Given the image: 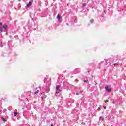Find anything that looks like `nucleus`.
Here are the masks:
<instances>
[{
  "label": "nucleus",
  "mask_w": 126,
  "mask_h": 126,
  "mask_svg": "<svg viewBox=\"0 0 126 126\" xmlns=\"http://www.w3.org/2000/svg\"><path fill=\"white\" fill-rule=\"evenodd\" d=\"M108 64V60L105 59L104 61L101 62L99 63L100 68H106V65Z\"/></svg>",
  "instance_id": "nucleus-1"
},
{
  "label": "nucleus",
  "mask_w": 126,
  "mask_h": 126,
  "mask_svg": "<svg viewBox=\"0 0 126 126\" xmlns=\"http://www.w3.org/2000/svg\"><path fill=\"white\" fill-rule=\"evenodd\" d=\"M61 91H62V90L61 89L60 85L56 86V91L55 93V96H56V97H59V96H60L59 92H61Z\"/></svg>",
  "instance_id": "nucleus-2"
},
{
  "label": "nucleus",
  "mask_w": 126,
  "mask_h": 126,
  "mask_svg": "<svg viewBox=\"0 0 126 126\" xmlns=\"http://www.w3.org/2000/svg\"><path fill=\"white\" fill-rule=\"evenodd\" d=\"M0 116H1L2 117H5V116H6V112H5V110L3 111L0 110Z\"/></svg>",
  "instance_id": "nucleus-3"
},
{
  "label": "nucleus",
  "mask_w": 126,
  "mask_h": 126,
  "mask_svg": "<svg viewBox=\"0 0 126 126\" xmlns=\"http://www.w3.org/2000/svg\"><path fill=\"white\" fill-rule=\"evenodd\" d=\"M73 74H76L77 73H80V69L77 68L73 70Z\"/></svg>",
  "instance_id": "nucleus-4"
},
{
  "label": "nucleus",
  "mask_w": 126,
  "mask_h": 126,
  "mask_svg": "<svg viewBox=\"0 0 126 126\" xmlns=\"http://www.w3.org/2000/svg\"><path fill=\"white\" fill-rule=\"evenodd\" d=\"M2 27L4 29V32H7V25L6 24H4L2 26Z\"/></svg>",
  "instance_id": "nucleus-5"
},
{
  "label": "nucleus",
  "mask_w": 126,
  "mask_h": 126,
  "mask_svg": "<svg viewBox=\"0 0 126 126\" xmlns=\"http://www.w3.org/2000/svg\"><path fill=\"white\" fill-rule=\"evenodd\" d=\"M2 23H0V31H1V33H2L3 32V31H2Z\"/></svg>",
  "instance_id": "nucleus-6"
},
{
  "label": "nucleus",
  "mask_w": 126,
  "mask_h": 126,
  "mask_svg": "<svg viewBox=\"0 0 126 126\" xmlns=\"http://www.w3.org/2000/svg\"><path fill=\"white\" fill-rule=\"evenodd\" d=\"M105 90L107 91V92H111V89L109 88V87L108 86L105 87Z\"/></svg>",
  "instance_id": "nucleus-7"
},
{
  "label": "nucleus",
  "mask_w": 126,
  "mask_h": 126,
  "mask_svg": "<svg viewBox=\"0 0 126 126\" xmlns=\"http://www.w3.org/2000/svg\"><path fill=\"white\" fill-rule=\"evenodd\" d=\"M31 5H32V2L30 1L29 3L27 4V7H29V6H31Z\"/></svg>",
  "instance_id": "nucleus-8"
},
{
  "label": "nucleus",
  "mask_w": 126,
  "mask_h": 126,
  "mask_svg": "<svg viewBox=\"0 0 126 126\" xmlns=\"http://www.w3.org/2000/svg\"><path fill=\"white\" fill-rule=\"evenodd\" d=\"M56 18L58 19V21H61V16H60V14H58Z\"/></svg>",
  "instance_id": "nucleus-9"
},
{
  "label": "nucleus",
  "mask_w": 126,
  "mask_h": 126,
  "mask_svg": "<svg viewBox=\"0 0 126 126\" xmlns=\"http://www.w3.org/2000/svg\"><path fill=\"white\" fill-rule=\"evenodd\" d=\"M99 120L101 121V122H103V121H104V117L103 116H101L99 118Z\"/></svg>",
  "instance_id": "nucleus-10"
},
{
  "label": "nucleus",
  "mask_w": 126,
  "mask_h": 126,
  "mask_svg": "<svg viewBox=\"0 0 126 126\" xmlns=\"http://www.w3.org/2000/svg\"><path fill=\"white\" fill-rule=\"evenodd\" d=\"M36 91L34 92V94H37V93H39V90H38V88H36Z\"/></svg>",
  "instance_id": "nucleus-11"
},
{
  "label": "nucleus",
  "mask_w": 126,
  "mask_h": 126,
  "mask_svg": "<svg viewBox=\"0 0 126 126\" xmlns=\"http://www.w3.org/2000/svg\"><path fill=\"white\" fill-rule=\"evenodd\" d=\"M4 45H5V44L4 43H0V47H3V46Z\"/></svg>",
  "instance_id": "nucleus-12"
},
{
  "label": "nucleus",
  "mask_w": 126,
  "mask_h": 126,
  "mask_svg": "<svg viewBox=\"0 0 126 126\" xmlns=\"http://www.w3.org/2000/svg\"><path fill=\"white\" fill-rule=\"evenodd\" d=\"M51 83V82H49L47 84H46L47 87L48 88V87H50V84Z\"/></svg>",
  "instance_id": "nucleus-13"
},
{
  "label": "nucleus",
  "mask_w": 126,
  "mask_h": 126,
  "mask_svg": "<svg viewBox=\"0 0 126 126\" xmlns=\"http://www.w3.org/2000/svg\"><path fill=\"white\" fill-rule=\"evenodd\" d=\"M94 22V20L93 19H91L90 20V23H93Z\"/></svg>",
  "instance_id": "nucleus-14"
},
{
  "label": "nucleus",
  "mask_w": 126,
  "mask_h": 126,
  "mask_svg": "<svg viewBox=\"0 0 126 126\" xmlns=\"http://www.w3.org/2000/svg\"><path fill=\"white\" fill-rule=\"evenodd\" d=\"M9 111H11V110H12V106H9L8 108Z\"/></svg>",
  "instance_id": "nucleus-15"
},
{
  "label": "nucleus",
  "mask_w": 126,
  "mask_h": 126,
  "mask_svg": "<svg viewBox=\"0 0 126 126\" xmlns=\"http://www.w3.org/2000/svg\"><path fill=\"white\" fill-rule=\"evenodd\" d=\"M14 117H16L17 116V112H14Z\"/></svg>",
  "instance_id": "nucleus-16"
},
{
  "label": "nucleus",
  "mask_w": 126,
  "mask_h": 126,
  "mask_svg": "<svg viewBox=\"0 0 126 126\" xmlns=\"http://www.w3.org/2000/svg\"><path fill=\"white\" fill-rule=\"evenodd\" d=\"M44 98H46V95H44V96H41L42 100H44Z\"/></svg>",
  "instance_id": "nucleus-17"
},
{
  "label": "nucleus",
  "mask_w": 126,
  "mask_h": 126,
  "mask_svg": "<svg viewBox=\"0 0 126 126\" xmlns=\"http://www.w3.org/2000/svg\"><path fill=\"white\" fill-rule=\"evenodd\" d=\"M47 78H45L44 79V82H46V81H47Z\"/></svg>",
  "instance_id": "nucleus-18"
},
{
  "label": "nucleus",
  "mask_w": 126,
  "mask_h": 126,
  "mask_svg": "<svg viewBox=\"0 0 126 126\" xmlns=\"http://www.w3.org/2000/svg\"><path fill=\"white\" fill-rule=\"evenodd\" d=\"M85 6H86V4L85 3L83 4V7H85Z\"/></svg>",
  "instance_id": "nucleus-19"
},
{
  "label": "nucleus",
  "mask_w": 126,
  "mask_h": 126,
  "mask_svg": "<svg viewBox=\"0 0 126 126\" xmlns=\"http://www.w3.org/2000/svg\"><path fill=\"white\" fill-rule=\"evenodd\" d=\"M112 60H113L112 58H109L108 61H112Z\"/></svg>",
  "instance_id": "nucleus-20"
},
{
  "label": "nucleus",
  "mask_w": 126,
  "mask_h": 126,
  "mask_svg": "<svg viewBox=\"0 0 126 126\" xmlns=\"http://www.w3.org/2000/svg\"><path fill=\"white\" fill-rule=\"evenodd\" d=\"M75 81L76 82H78V79H76V80H75Z\"/></svg>",
  "instance_id": "nucleus-21"
},
{
  "label": "nucleus",
  "mask_w": 126,
  "mask_h": 126,
  "mask_svg": "<svg viewBox=\"0 0 126 126\" xmlns=\"http://www.w3.org/2000/svg\"><path fill=\"white\" fill-rule=\"evenodd\" d=\"M103 108H104V109H107V107H106V106H104Z\"/></svg>",
  "instance_id": "nucleus-22"
},
{
  "label": "nucleus",
  "mask_w": 126,
  "mask_h": 126,
  "mask_svg": "<svg viewBox=\"0 0 126 126\" xmlns=\"http://www.w3.org/2000/svg\"><path fill=\"white\" fill-rule=\"evenodd\" d=\"M8 35V33L7 32L6 33V35L7 36Z\"/></svg>",
  "instance_id": "nucleus-23"
},
{
  "label": "nucleus",
  "mask_w": 126,
  "mask_h": 126,
  "mask_svg": "<svg viewBox=\"0 0 126 126\" xmlns=\"http://www.w3.org/2000/svg\"><path fill=\"white\" fill-rule=\"evenodd\" d=\"M40 94H44V92L40 93Z\"/></svg>",
  "instance_id": "nucleus-24"
},
{
  "label": "nucleus",
  "mask_w": 126,
  "mask_h": 126,
  "mask_svg": "<svg viewBox=\"0 0 126 126\" xmlns=\"http://www.w3.org/2000/svg\"><path fill=\"white\" fill-rule=\"evenodd\" d=\"M84 82H87L86 80H84Z\"/></svg>",
  "instance_id": "nucleus-25"
},
{
  "label": "nucleus",
  "mask_w": 126,
  "mask_h": 126,
  "mask_svg": "<svg viewBox=\"0 0 126 126\" xmlns=\"http://www.w3.org/2000/svg\"><path fill=\"white\" fill-rule=\"evenodd\" d=\"M82 91H80V93H81V92H82Z\"/></svg>",
  "instance_id": "nucleus-26"
},
{
  "label": "nucleus",
  "mask_w": 126,
  "mask_h": 126,
  "mask_svg": "<svg viewBox=\"0 0 126 126\" xmlns=\"http://www.w3.org/2000/svg\"><path fill=\"white\" fill-rule=\"evenodd\" d=\"M39 89H41V87L40 86L39 87Z\"/></svg>",
  "instance_id": "nucleus-27"
},
{
  "label": "nucleus",
  "mask_w": 126,
  "mask_h": 126,
  "mask_svg": "<svg viewBox=\"0 0 126 126\" xmlns=\"http://www.w3.org/2000/svg\"><path fill=\"white\" fill-rule=\"evenodd\" d=\"M76 94V95H78V93H77Z\"/></svg>",
  "instance_id": "nucleus-28"
},
{
  "label": "nucleus",
  "mask_w": 126,
  "mask_h": 126,
  "mask_svg": "<svg viewBox=\"0 0 126 126\" xmlns=\"http://www.w3.org/2000/svg\"><path fill=\"white\" fill-rule=\"evenodd\" d=\"M51 126H55L53 125V124H51Z\"/></svg>",
  "instance_id": "nucleus-29"
},
{
  "label": "nucleus",
  "mask_w": 126,
  "mask_h": 126,
  "mask_svg": "<svg viewBox=\"0 0 126 126\" xmlns=\"http://www.w3.org/2000/svg\"><path fill=\"white\" fill-rule=\"evenodd\" d=\"M4 121H5V120H4V119H3Z\"/></svg>",
  "instance_id": "nucleus-30"
}]
</instances>
